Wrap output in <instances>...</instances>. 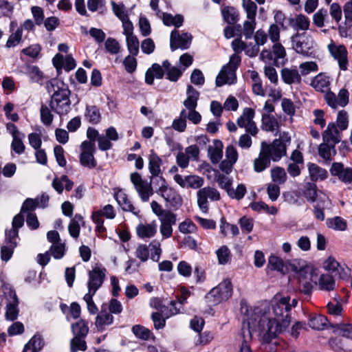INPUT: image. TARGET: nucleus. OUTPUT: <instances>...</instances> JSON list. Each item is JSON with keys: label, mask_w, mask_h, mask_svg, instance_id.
Instances as JSON below:
<instances>
[{"label": "nucleus", "mask_w": 352, "mask_h": 352, "mask_svg": "<svg viewBox=\"0 0 352 352\" xmlns=\"http://www.w3.org/2000/svg\"><path fill=\"white\" fill-rule=\"evenodd\" d=\"M289 296L281 297L272 305L274 318L261 317L258 327L259 334L265 343H270L278 335L285 331L290 324Z\"/></svg>", "instance_id": "obj_1"}, {"label": "nucleus", "mask_w": 352, "mask_h": 352, "mask_svg": "<svg viewBox=\"0 0 352 352\" xmlns=\"http://www.w3.org/2000/svg\"><path fill=\"white\" fill-rule=\"evenodd\" d=\"M48 93H52L50 106L51 109L59 115L67 114L70 111L71 91L63 81L58 78H52L46 83Z\"/></svg>", "instance_id": "obj_2"}, {"label": "nucleus", "mask_w": 352, "mask_h": 352, "mask_svg": "<svg viewBox=\"0 0 352 352\" xmlns=\"http://www.w3.org/2000/svg\"><path fill=\"white\" fill-rule=\"evenodd\" d=\"M130 179L141 200L144 202L148 201L150 197L153 195V189L151 186L152 183L154 185L159 186L158 190L156 191L157 194L168 186L165 178L162 175V174L158 175H151L150 183L144 181L141 175L137 172L132 173L131 174Z\"/></svg>", "instance_id": "obj_3"}, {"label": "nucleus", "mask_w": 352, "mask_h": 352, "mask_svg": "<svg viewBox=\"0 0 352 352\" xmlns=\"http://www.w3.org/2000/svg\"><path fill=\"white\" fill-rule=\"evenodd\" d=\"M292 141L289 133L283 131L279 134V138L274 140L271 143L263 141L261 148L265 152L273 162H278L287 155V148Z\"/></svg>", "instance_id": "obj_4"}, {"label": "nucleus", "mask_w": 352, "mask_h": 352, "mask_svg": "<svg viewBox=\"0 0 352 352\" xmlns=\"http://www.w3.org/2000/svg\"><path fill=\"white\" fill-rule=\"evenodd\" d=\"M241 58L236 54L230 57V61L224 65L216 78V86L221 87L225 84L233 85L236 81V70L241 63Z\"/></svg>", "instance_id": "obj_5"}, {"label": "nucleus", "mask_w": 352, "mask_h": 352, "mask_svg": "<svg viewBox=\"0 0 352 352\" xmlns=\"http://www.w3.org/2000/svg\"><path fill=\"white\" fill-rule=\"evenodd\" d=\"M232 285L230 279H225L212 288L206 296L207 300L215 305L232 296Z\"/></svg>", "instance_id": "obj_6"}, {"label": "nucleus", "mask_w": 352, "mask_h": 352, "mask_svg": "<svg viewBox=\"0 0 352 352\" xmlns=\"http://www.w3.org/2000/svg\"><path fill=\"white\" fill-rule=\"evenodd\" d=\"M291 40L293 48L297 53L305 56H311L314 54V41L305 33L296 32L292 36Z\"/></svg>", "instance_id": "obj_7"}, {"label": "nucleus", "mask_w": 352, "mask_h": 352, "mask_svg": "<svg viewBox=\"0 0 352 352\" xmlns=\"http://www.w3.org/2000/svg\"><path fill=\"white\" fill-rule=\"evenodd\" d=\"M197 197L198 206L204 213L208 211V198L211 201H218L221 198L219 191L210 186L199 189L197 192Z\"/></svg>", "instance_id": "obj_8"}, {"label": "nucleus", "mask_w": 352, "mask_h": 352, "mask_svg": "<svg viewBox=\"0 0 352 352\" xmlns=\"http://www.w3.org/2000/svg\"><path fill=\"white\" fill-rule=\"evenodd\" d=\"M192 38V35L188 32L179 34V31L173 30L170 37V50L173 52L178 48L188 49L191 43Z\"/></svg>", "instance_id": "obj_9"}, {"label": "nucleus", "mask_w": 352, "mask_h": 352, "mask_svg": "<svg viewBox=\"0 0 352 352\" xmlns=\"http://www.w3.org/2000/svg\"><path fill=\"white\" fill-rule=\"evenodd\" d=\"M254 328V324L250 320H248L247 324L243 322V324H242L240 333L241 342L239 344L238 352H253L251 348V343L252 342V331Z\"/></svg>", "instance_id": "obj_10"}, {"label": "nucleus", "mask_w": 352, "mask_h": 352, "mask_svg": "<svg viewBox=\"0 0 352 352\" xmlns=\"http://www.w3.org/2000/svg\"><path fill=\"white\" fill-rule=\"evenodd\" d=\"M106 272L107 270L102 266H96L92 270L89 271L87 287L91 288L93 292H97L104 280Z\"/></svg>", "instance_id": "obj_11"}, {"label": "nucleus", "mask_w": 352, "mask_h": 352, "mask_svg": "<svg viewBox=\"0 0 352 352\" xmlns=\"http://www.w3.org/2000/svg\"><path fill=\"white\" fill-rule=\"evenodd\" d=\"M328 48L332 56L338 60L340 69L343 71L346 70L348 52L346 47L343 45H337L334 43H331L328 45Z\"/></svg>", "instance_id": "obj_12"}, {"label": "nucleus", "mask_w": 352, "mask_h": 352, "mask_svg": "<svg viewBox=\"0 0 352 352\" xmlns=\"http://www.w3.org/2000/svg\"><path fill=\"white\" fill-rule=\"evenodd\" d=\"M174 180L182 188L193 189L201 188L204 183V179L202 177L195 175L183 177L181 175L177 174L174 176Z\"/></svg>", "instance_id": "obj_13"}, {"label": "nucleus", "mask_w": 352, "mask_h": 352, "mask_svg": "<svg viewBox=\"0 0 352 352\" xmlns=\"http://www.w3.org/2000/svg\"><path fill=\"white\" fill-rule=\"evenodd\" d=\"M331 175L336 176L345 184H352V168H344L341 162H333L330 168Z\"/></svg>", "instance_id": "obj_14"}, {"label": "nucleus", "mask_w": 352, "mask_h": 352, "mask_svg": "<svg viewBox=\"0 0 352 352\" xmlns=\"http://www.w3.org/2000/svg\"><path fill=\"white\" fill-rule=\"evenodd\" d=\"M159 195H160L170 206L175 208H178L182 204L181 195L174 188L168 187V186L161 191Z\"/></svg>", "instance_id": "obj_15"}, {"label": "nucleus", "mask_w": 352, "mask_h": 352, "mask_svg": "<svg viewBox=\"0 0 352 352\" xmlns=\"http://www.w3.org/2000/svg\"><path fill=\"white\" fill-rule=\"evenodd\" d=\"M157 225L153 221L150 223H141L136 227V233L139 238L144 240L153 237L157 233Z\"/></svg>", "instance_id": "obj_16"}, {"label": "nucleus", "mask_w": 352, "mask_h": 352, "mask_svg": "<svg viewBox=\"0 0 352 352\" xmlns=\"http://www.w3.org/2000/svg\"><path fill=\"white\" fill-rule=\"evenodd\" d=\"M322 141L335 146L341 141L340 132L334 122L329 123L326 130L323 132Z\"/></svg>", "instance_id": "obj_17"}, {"label": "nucleus", "mask_w": 352, "mask_h": 352, "mask_svg": "<svg viewBox=\"0 0 352 352\" xmlns=\"http://www.w3.org/2000/svg\"><path fill=\"white\" fill-rule=\"evenodd\" d=\"M113 322V316L106 309L102 307L101 311L96 318L95 325L98 331H104L107 326L111 325Z\"/></svg>", "instance_id": "obj_18"}, {"label": "nucleus", "mask_w": 352, "mask_h": 352, "mask_svg": "<svg viewBox=\"0 0 352 352\" xmlns=\"http://www.w3.org/2000/svg\"><path fill=\"white\" fill-rule=\"evenodd\" d=\"M114 198L124 211L131 212L133 214L137 213L135 212V208L129 199L128 195L122 190L120 189L115 192Z\"/></svg>", "instance_id": "obj_19"}, {"label": "nucleus", "mask_w": 352, "mask_h": 352, "mask_svg": "<svg viewBox=\"0 0 352 352\" xmlns=\"http://www.w3.org/2000/svg\"><path fill=\"white\" fill-rule=\"evenodd\" d=\"M309 175L312 182L323 181L328 177V172L326 169L314 163L307 164Z\"/></svg>", "instance_id": "obj_20"}, {"label": "nucleus", "mask_w": 352, "mask_h": 352, "mask_svg": "<svg viewBox=\"0 0 352 352\" xmlns=\"http://www.w3.org/2000/svg\"><path fill=\"white\" fill-rule=\"evenodd\" d=\"M272 161L268 155L261 148L258 157L255 158L253 162L254 170L256 173H261L269 168Z\"/></svg>", "instance_id": "obj_21"}, {"label": "nucleus", "mask_w": 352, "mask_h": 352, "mask_svg": "<svg viewBox=\"0 0 352 352\" xmlns=\"http://www.w3.org/2000/svg\"><path fill=\"white\" fill-rule=\"evenodd\" d=\"M281 78L284 82L288 85L301 82V76L296 68H283L281 71Z\"/></svg>", "instance_id": "obj_22"}, {"label": "nucleus", "mask_w": 352, "mask_h": 352, "mask_svg": "<svg viewBox=\"0 0 352 352\" xmlns=\"http://www.w3.org/2000/svg\"><path fill=\"white\" fill-rule=\"evenodd\" d=\"M311 85L318 91L327 92L329 90V78L320 73L312 79Z\"/></svg>", "instance_id": "obj_23"}, {"label": "nucleus", "mask_w": 352, "mask_h": 352, "mask_svg": "<svg viewBox=\"0 0 352 352\" xmlns=\"http://www.w3.org/2000/svg\"><path fill=\"white\" fill-rule=\"evenodd\" d=\"M186 95L187 98L184 101V105L188 110L195 109L199 98V92L189 85L187 87Z\"/></svg>", "instance_id": "obj_24"}, {"label": "nucleus", "mask_w": 352, "mask_h": 352, "mask_svg": "<svg viewBox=\"0 0 352 352\" xmlns=\"http://www.w3.org/2000/svg\"><path fill=\"white\" fill-rule=\"evenodd\" d=\"M337 153L336 146L322 141L318 146V155L326 162H330L333 160L332 155Z\"/></svg>", "instance_id": "obj_25"}, {"label": "nucleus", "mask_w": 352, "mask_h": 352, "mask_svg": "<svg viewBox=\"0 0 352 352\" xmlns=\"http://www.w3.org/2000/svg\"><path fill=\"white\" fill-rule=\"evenodd\" d=\"M261 127L263 131L274 132L278 130L279 123L274 116L268 113H263Z\"/></svg>", "instance_id": "obj_26"}, {"label": "nucleus", "mask_w": 352, "mask_h": 352, "mask_svg": "<svg viewBox=\"0 0 352 352\" xmlns=\"http://www.w3.org/2000/svg\"><path fill=\"white\" fill-rule=\"evenodd\" d=\"M80 224L82 226L85 225L84 219L80 214H76L74 218L71 219L68 226L69 234L75 239H78L79 236Z\"/></svg>", "instance_id": "obj_27"}, {"label": "nucleus", "mask_w": 352, "mask_h": 352, "mask_svg": "<svg viewBox=\"0 0 352 352\" xmlns=\"http://www.w3.org/2000/svg\"><path fill=\"white\" fill-rule=\"evenodd\" d=\"M221 14L224 21L229 25H234L239 20V13L233 6H224L221 9Z\"/></svg>", "instance_id": "obj_28"}, {"label": "nucleus", "mask_w": 352, "mask_h": 352, "mask_svg": "<svg viewBox=\"0 0 352 352\" xmlns=\"http://www.w3.org/2000/svg\"><path fill=\"white\" fill-rule=\"evenodd\" d=\"M85 118L91 124H98L102 118L100 109L96 105H87Z\"/></svg>", "instance_id": "obj_29"}, {"label": "nucleus", "mask_w": 352, "mask_h": 352, "mask_svg": "<svg viewBox=\"0 0 352 352\" xmlns=\"http://www.w3.org/2000/svg\"><path fill=\"white\" fill-rule=\"evenodd\" d=\"M289 24L297 32L300 30L305 31L309 29L310 21L307 16L298 14L296 18L289 19Z\"/></svg>", "instance_id": "obj_30"}, {"label": "nucleus", "mask_w": 352, "mask_h": 352, "mask_svg": "<svg viewBox=\"0 0 352 352\" xmlns=\"http://www.w3.org/2000/svg\"><path fill=\"white\" fill-rule=\"evenodd\" d=\"M148 160V170L151 175L162 174L161 165L162 161L153 150L151 152Z\"/></svg>", "instance_id": "obj_31"}, {"label": "nucleus", "mask_w": 352, "mask_h": 352, "mask_svg": "<svg viewBox=\"0 0 352 352\" xmlns=\"http://www.w3.org/2000/svg\"><path fill=\"white\" fill-rule=\"evenodd\" d=\"M272 54L276 65H283L287 61L285 50L280 43H274L272 47Z\"/></svg>", "instance_id": "obj_32"}, {"label": "nucleus", "mask_w": 352, "mask_h": 352, "mask_svg": "<svg viewBox=\"0 0 352 352\" xmlns=\"http://www.w3.org/2000/svg\"><path fill=\"white\" fill-rule=\"evenodd\" d=\"M72 331L74 337L85 338L89 332L88 323L81 319L72 324Z\"/></svg>", "instance_id": "obj_33"}, {"label": "nucleus", "mask_w": 352, "mask_h": 352, "mask_svg": "<svg viewBox=\"0 0 352 352\" xmlns=\"http://www.w3.org/2000/svg\"><path fill=\"white\" fill-rule=\"evenodd\" d=\"M302 272H300V278H299V289L300 291L305 295H309L313 289V285L311 283V274H307L304 276L302 275Z\"/></svg>", "instance_id": "obj_34"}, {"label": "nucleus", "mask_w": 352, "mask_h": 352, "mask_svg": "<svg viewBox=\"0 0 352 352\" xmlns=\"http://www.w3.org/2000/svg\"><path fill=\"white\" fill-rule=\"evenodd\" d=\"M326 224L329 228L338 231H344L347 228V223L346 220L340 217L327 219Z\"/></svg>", "instance_id": "obj_35"}, {"label": "nucleus", "mask_w": 352, "mask_h": 352, "mask_svg": "<svg viewBox=\"0 0 352 352\" xmlns=\"http://www.w3.org/2000/svg\"><path fill=\"white\" fill-rule=\"evenodd\" d=\"M319 287L321 290L332 291L336 286V282L331 275L322 274L318 280Z\"/></svg>", "instance_id": "obj_36"}, {"label": "nucleus", "mask_w": 352, "mask_h": 352, "mask_svg": "<svg viewBox=\"0 0 352 352\" xmlns=\"http://www.w3.org/2000/svg\"><path fill=\"white\" fill-rule=\"evenodd\" d=\"M271 177L274 184H283L287 179L285 170L280 166H276L271 170Z\"/></svg>", "instance_id": "obj_37"}, {"label": "nucleus", "mask_w": 352, "mask_h": 352, "mask_svg": "<svg viewBox=\"0 0 352 352\" xmlns=\"http://www.w3.org/2000/svg\"><path fill=\"white\" fill-rule=\"evenodd\" d=\"M255 116V111L252 108L246 107L243 109L242 115L237 119V125L243 128L247 124L252 122Z\"/></svg>", "instance_id": "obj_38"}, {"label": "nucleus", "mask_w": 352, "mask_h": 352, "mask_svg": "<svg viewBox=\"0 0 352 352\" xmlns=\"http://www.w3.org/2000/svg\"><path fill=\"white\" fill-rule=\"evenodd\" d=\"M308 324L311 328L314 329L320 330L324 329V327H327L328 324H330V322H329L328 318L324 316L318 315L311 318L309 320Z\"/></svg>", "instance_id": "obj_39"}, {"label": "nucleus", "mask_w": 352, "mask_h": 352, "mask_svg": "<svg viewBox=\"0 0 352 352\" xmlns=\"http://www.w3.org/2000/svg\"><path fill=\"white\" fill-rule=\"evenodd\" d=\"M94 153H80V163L82 166L89 169L94 168L97 166L96 160L94 155Z\"/></svg>", "instance_id": "obj_40"}, {"label": "nucleus", "mask_w": 352, "mask_h": 352, "mask_svg": "<svg viewBox=\"0 0 352 352\" xmlns=\"http://www.w3.org/2000/svg\"><path fill=\"white\" fill-rule=\"evenodd\" d=\"M19 300H12L6 303V319L13 321L17 318L19 314Z\"/></svg>", "instance_id": "obj_41"}, {"label": "nucleus", "mask_w": 352, "mask_h": 352, "mask_svg": "<svg viewBox=\"0 0 352 352\" xmlns=\"http://www.w3.org/2000/svg\"><path fill=\"white\" fill-rule=\"evenodd\" d=\"M267 268H270L271 270H276L283 273L285 265L283 259L277 256L271 255L268 258Z\"/></svg>", "instance_id": "obj_42"}, {"label": "nucleus", "mask_w": 352, "mask_h": 352, "mask_svg": "<svg viewBox=\"0 0 352 352\" xmlns=\"http://www.w3.org/2000/svg\"><path fill=\"white\" fill-rule=\"evenodd\" d=\"M335 328L334 331L340 336L352 340V324H331Z\"/></svg>", "instance_id": "obj_43"}, {"label": "nucleus", "mask_w": 352, "mask_h": 352, "mask_svg": "<svg viewBox=\"0 0 352 352\" xmlns=\"http://www.w3.org/2000/svg\"><path fill=\"white\" fill-rule=\"evenodd\" d=\"M242 5L247 13L248 19H254L256 15L257 6L252 0H242Z\"/></svg>", "instance_id": "obj_44"}, {"label": "nucleus", "mask_w": 352, "mask_h": 352, "mask_svg": "<svg viewBox=\"0 0 352 352\" xmlns=\"http://www.w3.org/2000/svg\"><path fill=\"white\" fill-rule=\"evenodd\" d=\"M85 338L74 337L70 340L71 352H77L78 351H85L87 349V344Z\"/></svg>", "instance_id": "obj_45"}, {"label": "nucleus", "mask_w": 352, "mask_h": 352, "mask_svg": "<svg viewBox=\"0 0 352 352\" xmlns=\"http://www.w3.org/2000/svg\"><path fill=\"white\" fill-rule=\"evenodd\" d=\"M132 331L137 338L144 340H148L152 336V333L149 329L139 324L134 325L132 327Z\"/></svg>", "instance_id": "obj_46"}, {"label": "nucleus", "mask_w": 352, "mask_h": 352, "mask_svg": "<svg viewBox=\"0 0 352 352\" xmlns=\"http://www.w3.org/2000/svg\"><path fill=\"white\" fill-rule=\"evenodd\" d=\"M49 253L56 259H60L63 258L65 253V243L61 242L52 244L48 251Z\"/></svg>", "instance_id": "obj_47"}, {"label": "nucleus", "mask_w": 352, "mask_h": 352, "mask_svg": "<svg viewBox=\"0 0 352 352\" xmlns=\"http://www.w3.org/2000/svg\"><path fill=\"white\" fill-rule=\"evenodd\" d=\"M127 49L129 53L136 56L139 53L140 43L136 36H130L126 38Z\"/></svg>", "instance_id": "obj_48"}, {"label": "nucleus", "mask_w": 352, "mask_h": 352, "mask_svg": "<svg viewBox=\"0 0 352 352\" xmlns=\"http://www.w3.org/2000/svg\"><path fill=\"white\" fill-rule=\"evenodd\" d=\"M112 10L115 15L120 20L124 21L128 18V14L126 11V8L122 3H116L115 1H111Z\"/></svg>", "instance_id": "obj_49"}, {"label": "nucleus", "mask_w": 352, "mask_h": 352, "mask_svg": "<svg viewBox=\"0 0 352 352\" xmlns=\"http://www.w3.org/2000/svg\"><path fill=\"white\" fill-rule=\"evenodd\" d=\"M23 138H25V134H21L19 137L12 138L11 148L18 155H21L25 151V146L23 142Z\"/></svg>", "instance_id": "obj_50"}, {"label": "nucleus", "mask_w": 352, "mask_h": 352, "mask_svg": "<svg viewBox=\"0 0 352 352\" xmlns=\"http://www.w3.org/2000/svg\"><path fill=\"white\" fill-rule=\"evenodd\" d=\"M304 196L310 202H314L317 197V187L314 183L308 182L305 184Z\"/></svg>", "instance_id": "obj_51"}, {"label": "nucleus", "mask_w": 352, "mask_h": 352, "mask_svg": "<svg viewBox=\"0 0 352 352\" xmlns=\"http://www.w3.org/2000/svg\"><path fill=\"white\" fill-rule=\"evenodd\" d=\"M219 263L221 265L227 264L230 260V251L226 245L221 246L216 252Z\"/></svg>", "instance_id": "obj_52"}, {"label": "nucleus", "mask_w": 352, "mask_h": 352, "mask_svg": "<svg viewBox=\"0 0 352 352\" xmlns=\"http://www.w3.org/2000/svg\"><path fill=\"white\" fill-rule=\"evenodd\" d=\"M106 50L111 54H117L120 51V45L118 41L111 37H109L104 42Z\"/></svg>", "instance_id": "obj_53"}, {"label": "nucleus", "mask_w": 352, "mask_h": 352, "mask_svg": "<svg viewBox=\"0 0 352 352\" xmlns=\"http://www.w3.org/2000/svg\"><path fill=\"white\" fill-rule=\"evenodd\" d=\"M41 120L43 124L45 126H50L54 119L51 110L45 105L42 104L40 109Z\"/></svg>", "instance_id": "obj_54"}, {"label": "nucleus", "mask_w": 352, "mask_h": 352, "mask_svg": "<svg viewBox=\"0 0 352 352\" xmlns=\"http://www.w3.org/2000/svg\"><path fill=\"white\" fill-rule=\"evenodd\" d=\"M247 192L246 187L244 184H239L236 190L232 187L230 190H228V196L232 199L240 200L243 199Z\"/></svg>", "instance_id": "obj_55"}, {"label": "nucleus", "mask_w": 352, "mask_h": 352, "mask_svg": "<svg viewBox=\"0 0 352 352\" xmlns=\"http://www.w3.org/2000/svg\"><path fill=\"white\" fill-rule=\"evenodd\" d=\"M148 247L151 250V258L155 262H158L162 253L160 243L156 240H153L150 243Z\"/></svg>", "instance_id": "obj_56"}, {"label": "nucleus", "mask_w": 352, "mask_h": 352, "mask_svg": "<svg viewBox=\"0 0 352 352\" xmlns=\"http://www.w3.org/2000/svg\"><path fill=\"white\" fill-rule=\"evenodd\" d=\"M16 246V243H6L1 249V258L3 261H8L12 256L13 250Z\"/></svg>", "instance_id": "obj_57"}, {"label": "nucleus", "mask_w": 352, "mask_h": 352, "mask_svg": "<svg viewBox=\"0 0 352 352\" xmlns=\"http://www.w3.org/2000/svg\"><path fill=\"white\" fill-rule=\"evenodd\" d=\"M328 16L327 9L321 8L314 14L313 21L314 23L318 28L324 26V21L326 17Z\"/></svg>", "instance_id": "obj_58"}, {"label": "nucleus", "mask_w": 352, "mask_h": 352, "mask_svg": "<svg viewBox=\"0 0 352 352\" xmlns=\"http://www.w3.org/2000/svg\"><path fill=\"white\" fill-rule=\"evenodd\" d=\"M267 193L270 199L272 201H275L280 195V187L276 184L270 183L267 185Z\"/></svg>", "instance_id": "obj_59"}, {"label": "nucleus", "mask_w": 352, "mask_h": 352, "mask_svg": "<svg viewBox=\"0 0 352 352\" xmlns=\"http://www.w3.org/2000/svg\"><path fill=\"white\" fill-rule=\"evenodd\" d=\"M123 65L124 66L126 71L129 74H132L135 71L138 63L135 56L128 55L124 59Z\"/></svg>", "instance_id": "obj_60"}, {"label": "nucleus", "mask_w": 352, "mask_h": 352, "mask_svg": "<svg viewBox=\"0 0 352 352\" xmlns=\"http://www.w3.org/2000/svg\"><path fill=\"white\" fill-rule=\"evenodd\" d=\"M256 27V21L248 19L243 23V34L246 39L251 38Z\"/></svg>", "instance_id": "obj_61"}, {"label": "nucleus", "mask_w": 352, "mask_h": 352, "mask_svg": "<svg viewBox=\"0 0 352 352\" xmlns=\"http://www.w3.org/2000/svg\"><path fill=\"white\" fill-rule=\"evenodd\" d=\"M301 75L305 76L312 72H316L318 69V65L313 61L302 63L300 65Z\"/></svg>", "instance_id": "obj_62"}, {"label": "nucleus", "mask_w": 352, "mask_h": 352, "mask_svg": "<svg viewBox=\"0 0 352 352\" xmlns=\"http://www.w3.org/2000/svg\"><path fill=\"white\" fill-rule=\"evenodd\" d=\"M336 123L340 130H345L348 127V113L346 111H340L338 113Z\"/></svg>", "instance_id": "obj_63"}, {"label": "nucleus", "mask_w": 352, "mask_h": 352, "mask_svg": "<svg viewBox=\"0 0 352 352\" xmlns=\"http://www.w3.org/2000/svg\"><path fill=\"white\" fill-rule=\"evenodd\" d=\"M345 24L349 27H352V0L347 1L343 8Z\"/></svg>", "instance_id": "obj_64"}]
</instances>
